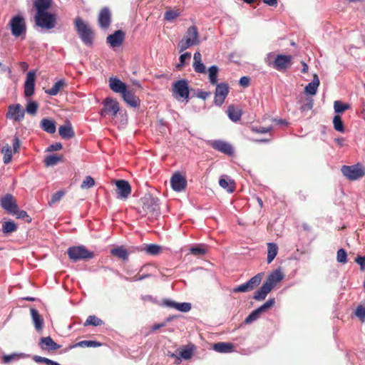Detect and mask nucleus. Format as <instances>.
<instances>
[{"label":"nucleus","instance_id":"1","mask_svg":"<svg viewBox=\"0 0 365 365\" xmlns=\"http://www.w3.org/2000/svg\"><path fill=\"white\" fill-rule=\"evenodd\" d=\"M200 42L197 28L195 26H191L187 29L184 38L178 44L179 52L181 53L192 46L198 45Z\"/></svg>","mask_w":365,"mask_h":365},{"label":"nucleus","instance_id":"2","mask_svg":"<svg viewBox=\"0 0 365 365\" xmlns=\"http://www.w3.org/2000/svg\"><path fill=\"white\" fill-rule=\"evenodd\" d=\"M75 27L79 37L84 44L91 46L93 43L94 34L88 24L80 17L74 21Z\"/></svg>","mask_w":365,"mask_h":365},{"label":"nucleus","instance_id":"3","mask_svg":"<svg viewBox=\"0 0 365 365\" xmlns=\"http://www.w3.org/2000/svg\"><path fill=\"white\" fill-rule=\"evenodd\" d=\"M67 253L73 262L87 260L94 257V253L83 245L71 247L68 249Z\"/></svg>","mask_w":365,"mask_h":365},{"label":"nucleus","instance_id":"4","mask_svg":"<svg viewBox=\"0 0 365 365\" xmlns=\"http://www.w3.org/2000/svg\"><path fill=\"white\" fill-rule=\"evenodd\" d=\"M35 22L38 26L42 29H52L56 26V15L48 11L36 14Z\"/></svg>","mask_w":365,"mask_h":365},{"label":"nucleus","instance_id":"5","mask_svg":"<svg viewBox=\"0 0 365 365\" xmlns=\"http://www.w3.org/2000/svg\"><path fill=\"white\" fill-rule=\"evenodd\" d=\"M143 210L146 214L157 216L159 214L160 207L158 199L150 194H145L141 199Z\"/></svg>","mask_w":365,"mask_h":365},{"label":"nucleus","instance_id":"6","mask_svg":"<svg viewBox=\"0 0 365 365\" xmlns=\"http://www.w3.org/2000/svg\"><path fill=\"white\" fill-rule=\"evenodd\" d=\"M341 170L342 174L350 180H358L365 174L364 167L359 163L353 165H343Z\"/></svg>","mask_w":365,"mask_h":365},{"label":"nucleus","instance_id":"7","mask_svg":"<svg viewBox=\"0 0 365 365\" xmlns=\"http://www.w3.org/2000/svg\"><path fill=\"white\" fill-rule=\"evenodd\" d=\"M172 91L175 98H183L187 101L190 95L188 81L186 79L175 81L173 85Z\"/></svg>","mask_w":365,"mask_h":365},{"label":"nucleus","instance_id":"8","mask_svg":"<svg viewBox=\"0 0 365 365\" xmlns=\"http://www.w3.org/2000/svg\"><path fill=\"white\" fill-rule=\"evenodd\" d=\"M11 34L16 38L25 36L26 27L24 19L19 15L11 18L9 24Z\"/></svg>","mask_w":365,"mask_h":365},{"label":"nucleus","instance_id":"9","mask_svg":"<svg viewBox=\"0 0 365 365\" xmlns=\"http://www.w3.org/2000/svg\"><path fill=\"white\" fill-rule=\"evenodd\" d=\"M264 274L262 272L258 273L247 282L235 287L232 289V292H247L256 288L262 282Z\"/></svg>","mask_w":365,"mask_h":365},{"label":"nucleus","instance_id":"10","mask_svg":"<svg viewBox=\"0 0 365 365\" xmlns=\"http://www.w3.org/2000/svg\"><path fill=\"white\" fill-rule=\"evenodd\" d=\"M103 108L100 111L101 117L105 118L106 115L115 117L119 111V104L117 101L111 98H106L103 101Z\"/></svg>","mask_w":365,"mask_h":365},{"label":"nucleus","instance_id":"11","mask_svg":"<svg viewBox=\"0 0 365 365\" xmlns=\"http://www.w3.org/2000/svg\"><path fill=\"white\" fill-rule=\"evenodd\" d=\"M214 103L217 106H221L229 93V86L226 83H216Z\"/></svg>","mask_w":365,"mask_h":365},{"label":"nucleus","instance_id":"12","mask_svg":"<svg viewBox=\"0 0 365 365\" xmlns=\"http://www.w3.org/2000/svg\"><path fill=\"white\" fill-rule=\"evenodd\" d=\"M292 56L278 54L273 61L272 67L279 71L287 70L292 65Z\"/></svg>","mask_w":365,"mask_h":365},{"label":"nucleus","instance_id":"13","mask_svg":"<svg viewBox=\"0 0 365 365\" xmlns=\"http://www.w3.org/2000/svg\"><path fill=\"white\" fill-rule=\"evenodd\" d=\"M116 197L120 200H126L131 193V186L129 182L125 180H118L115 181Z\"/></svg>","mask_w":365,"mask_h":365},{"label":"nucleus","instance_id":"14","mask_svg":"<svg viewBox=\"0 0 365 365\" xmlns=\"http://www.w3.org/2000/svg\"><path fill=\"white\" fill-rule=\"evenodd\" d=\"M25 110L19 103L11 104L8 107L6 118L15 121H21L24 118Z\"/></svg>","mask_w":365,"mask_h":365},{"label":"nucleus","instance_id":"15","mask_svg":"<svg viewBox=\"0 0 365 365\" xmlns=\"http://www.w3.org/2000/svg\"><path fill=\"white\" fill-rule=\"evenodd\" d=\"M36 81V71L32 70L27 73L24 83V95L30 97L34 93Z\"/></svg>","mask_w":365,"mask_h":365},{"label":"nucleus","instance_id":"16","mask_svg":"<svg viewBox=\"0 0 365 365\" xmlns=\"http://www.w3.org/2000/svg\"><path fill=\"white\" fill-rule=\"evenodd\" d=\"M170 185L173 190L181 192L185 190L187 185V181L180 173H175L170 179Z\"/></svg>","mask_w":365,"mask_h":365},{"label":"nucleus","instance_id":"17","mask_svg":"<svg viewBox=\"0 0 365 365\" xmlns=\"http://www.w3.org/2000/svg\"><path fill=\"white\" fill-rule=\"evenodd\" d=\"M1 206L9 214L15 213L17 210V204L11 194H6L1 200Z\"/></svg>","mask_w":365,"mask_h":365},{"label":"nucleus","instance_id":"18","mask_svg":"<svg viewBox=\"0 0 365 365\" xmlns=\"http://www.w3.org/2000/svg\"><path fill=\"white\" fill-rule=\"evenodd\" d=\"M125 38V33L122 30H117L113 34L107 36L106 42L112 48L119 47Z\"/></svg>","mask_w":365,"mask_h":365},{"label":"nucleus","instance_id":"19","mask_svg":"<svg viewBox=\"0 0 365 365\" xmlns=\"http://www.w3.org/2000/svg\"><path fill=\"white\" fill-rule=\"evenodd\" d=\"M210 145L215 150L220 151L224 154H226L228 155H231L233 154L232 146L230 143L225 142L223 140H212L210 143Z\"/></svg>","mask_w":365,"mask_h":365},{"label":"nucleus","instance_id":"20","mask_svg":"<svg viewBox=\"0 0 365 365\" xmlns=\"http://www.w3.org/2000/svg\"><path fill=\"white\" fill-rule=\"evenodd\" d=\"M98 21L101 29H106L109 27L111 22V14L108 7H104L101 10Z\"/></svg>","mask_w":365,"mask_h":365},{"label":"nucleus","instance_id":"21","mask_svg":"<svg viewBox=\"0 0 365 365\" xmlns=\"http://www.w3.org/2000/svg\"><path fill=\"white\" fill-rule=\"evenodd\" d=\"M163 304L168 307L174 308L182 312H188L192 307L191 304L189 302L178 303L170 299H165L163 302Z\"/></svg>","mask_w":365,"mask_h":365},{"label":"nucleus","instance_id":"22","mask_svg":"<svg viewBox=\"0 0 365 365\" xmlns=\"http://www.w3.org/2000/svg\"><path fill=\"white\" fill-rule=\"evenodd\" d=\"M110 88L115 93H123L127 90V86L119 78L115 77H111L109 79Z\"/></svg>","mask_w":365,"mask_h":365},{"label":"nucleus","instance_id":"23","mask_svg":"<svg viewBox=\"0 0 365 365\" xmlns=\"http://www.w3.org/2000/svg\"><path fill=\"white\" fill-rule=\"evenodd\" d=\"M284 275L280 269H276L269 274L264 282L272 289L277 283L283 279Z\"/></svg>","mask_w":365,"mask_h":365},{"label":"nucleus","instance_id":"24","mask_svg":"<svg viewBox=\"0 0 365 365\" xmlns=\"http://www.w3.org/2000/svg\"><path fill=\"white\" fill-rule=\"evenodd\" d=\"M39 346L42 349L48 351H55L61 347V345L56 343L50 336L41 338Z\"/></svg>","mask_w":365,"mask_h":365},{"label":"nucleus","instance_id":"25","mask_svg":"<svg viewBox=\"0 0 365 365\" xmlns=\"http://www.w3.org/2000/svg\"><path fill=\"white\" fill-rule=\"evenodd\" d=\"M121 96L124 101L131 107L136 108L139 106L140 100L132 91L127 89Z\"/></svg>","mask_w":365,"mask_h":365},{"label":"nucleus","instance_id":"26","mask_svg":"<svg viewBox=\"0 0 365 365\" xmlns=\"http://www.w3.org/2000/svg\"><path fill=\"white\" fill-rule=\"evenodd\" d=\"M319 84L320 81L319 76L317 74H314L313 76L312 81L305 86V93L311 96H314L317 92Z\"/></svg>","mask_w":365,"mask_h":365},{"label":"nucleus","instance_id":"27","mask_svg":"<svg viewBox=\"0 0 365 365\" xmlns=\"http://www.w3.org/2000/svg\"><path fill=\"white\" fill-rule=\"evenodd\" d=\"M227 113L229 118L233 122H237L241 119L242 111L238 107L234 105H230L227 107Z\"/></svg>","mask_w":365,"mask_h":365},{"label":"nucleus","instance_id":"28","mask_svg":"<svg viewBox=\"0 0 365 365\" xmlns=\"http://www.w3.org/2000/svg\"><path fill=\"white\" fill-rule=\"evenodd\" d=\"M213 349L219 353H231L234 351V346L229 342H217L214 344Z\"/></svg>","mask_w":365,"mask_h":365},{"label":"nucleus","instance_id":"29","mask_svg":"<svg viewBox=\"0 0 365 365\" xmlns=\"http://www.w3.org/2000/svg\"><path fill=\"white\" fill-rule=\"evenodd\" d=\"M272 289L265 282L263 283L262 286L258 289L253 296L254 299L257 301H261L266 298L267 295L271 292Z\"/></svg>","mask_w":365,"mask_h":365},{"label":"nucleus","instance_id":"30","mask_svg":"<svg viewBox=\"0 0 365 365\" xmlns=\"http://www.w3.org/2000/svg\"><path fill=\"white\" fill-rule=\"evenodd\" d=\"M52 0H35L34 5L36 9V14L46 12L51 6Z\"/></svg>","mask_w":365,"mask_h":365},{"label":"nucleus","instance_id":"31","mask_svg":"<svg viewBox=\"0 0 365 365\" xmlns=\"http://www.w3.org/2000/svg\"><path fill=\"white\" fill-rule=\"evenodd\" d=\"M41 127L44 131L50 134L54 133L56 130L55 121L48 118H43L41 120Z\"/></svg>","mask_w":365,"mask_h":365},{"label":"nucleus","instance_id":"32","mask_svg":"<svg viewBox=\"0 0 365 365\" xmlns=\"http://www.w3.org/2000/svg\"><path fill=\"white\" fill-rule=\"evenodd\" d=\"M31 318L37 331L41 330L43 326V320L38 310L34 308L30 309Z\"/></svg>","mask_w":365,"mask_h":365},{"label":"nucleus","instance_id":"33","mask_svg":"<svg viewBox=\"0 0 365 365\" xmlns=\"http://www.w3.org/2000/svg\"><path fill=\"white\" fill-rule=\"evenodd\" d=\"M58 133L64 139H69L74 135V132L70 124L61 125L58 128Z\"/></svg>","mask_w":365,"mask_h":365},{"label":"nucleus","instance_id":"34","mask_svg":"<svg viewBox=\"0 0 365 365\" xmlns=\"http://www.w3.org/2000/svg\"><path fill=\"white\" fill-rule=\"evenodd\" d=\"M278 253V247L274 242L267 243V263H271Z\"/></svg>","mask_w":365,"mask_h":365},{"label":"nucleus","instance_id":"35","mask_svg":"<svg viewBox=\"0 0 365 365\" xmlns=\"http://www.w3.org/2000/svg\"><path fill=\"white\" fill-rule=\"evenodd\" d=\"M29 356L24 353H14L9 355H4L3 356L4 363L8 364L11 362L12 361H18L21 359H25L29 357Z\"/></svg>","mask_w":365,"mask_h":365},{"label":"nucleus","instance_id":"36","mask_svg":"<svg viewBox=\"0 0 365 365\" xmlns=\"http://www.w3.org/2000/svg\"><path fill=\"white\" fill-rule=\"evenodd\" d=\"M65 84V81L61 79L56 82L51 88L46 90L45 92L49 96H56Z\"/></svg>","mask_w":365,"mask_h":365},{"label":"nucleus","instance_id":"37","mask_svg":"<svg viewBox=\"0 0 365 365\" xmlns=\"http://www.w3.org/2000/svg\"><path fill=\"white\" fill-rule=\"evenodd\" d=\"M110 253L123 260H126L128 258V251L123 247H118L110 250Z\"/></svg>","mask_w":365,"mask_h":365},{"label":"nucleus","instance_id":"38","mask_svg":"<svg viewBox=\"0 0 365 365\" xmlns=\"http://www.w3.org/2000/svg\"><path fill=\"white\" fill-rule=\"evenodd\" d=\"M1 153L4 154L3 161L5 164H8L12 159V150L11 148L6 144L1 149Z\"/></svg>","mask_w":365,"mask_h":365},{"label":"nucleus","instance_id":"39","mask_svg":"<svg viewBox=\"0 0 365 365\" xmlns=\"http://www.w3.org/2000/svg\"><path fill=\"white\" fill-rule=\"evenodd\" d=\"M218 68L217 66H212L208 69L209 80L212 85H215L217 82Z\"/></svg>","mask_w":365,"mask_h":365},{"label":"nucleus","instance_id":"40","mask_svg":"<svg viewBox=\"0 0 365 365\" xmlns=\"http://www.w3.org/2000/svg\"><path fill=\"white\" fill-rule=\"evenodd\" d=\"M16 230L17 226L13 221L5 222L2 225V231L4 234L14 232Z\"/></svg>","mask_w":365,"mask_h":365},{"label":"nucleus","instance_id":"41","mask_svg":"<svg viewBox=\"0 0 365 365\" xmlns=\"http://www.w3.org/2000/svg\"><path fill=\"white\" fill-rule=\"evenodd\" d=\"M61 160V157L56 155H51L46 157L44 163L46 166H53Z\"/></svg>","mask_w":365,"mask_h":365},{"label":"nucleus","instance_id":"42","mask_svg":"<svg viewBox=\"0 0 365 365\" xmlns=\"http://www.w3.org/2000/svg\"><path fill=\"white\" fill-rule=\"evenodd\" d=\"M103 324V322L98 318L97 317L94 316V315H91L89 316L84 325L85 326H88V325H92V326H94V327H98V326H101Z\"/></svg>","mask_w":365,"mask_h":365},{"label":"nucleus","instance_id":"43","mask_svg":"<svg viewBox=\"0 0 365 365\" xmlns=\"http://www.w3.org/2000/svg\"><path fill=\"white\" fill-rule=\"evenodd\" d=\"M76 346L81 347H98L101 346V344L96 341L84 340L79 341Z\"/></svg>","mask_w":365,"mask_h":365},{"label":"nucleus","instance_id":"44","mask_svg":"<svg viewBox=\"0 0 365 365\" xmlns=\"http://www.w3.org/2000/svg\"><path fill=\"white\" fill-rule=\"evenodd\" d=\"M334 112L336 113H341L349 108V105L343 103L340 101H336L334 103Z\"/></svg>","mask_w":365,"mask_h":365},{"label":"nucleus","instance_id":"45","mask_svg":"<svg viewBox=\"0 0 365 365\" xmlns=\"http://www.w3.org/2000/svg\"><path fill=\"white\" fill-rule=\"evenodd\" d=\"M333 124H334V128L336 130L341 132V133L344 132V124H343V122H342V120H341L340 115H336L334 117Z\"/></svg>","mask_w":365,"mask_h":365},{"label":"nucleus","instance_id":"46","mask_svg":"<svg viewBox=\"0 0 365 365\" xmlns=\"http://www.w3.org/2000/svg\"><path fill=\"white\" fill-rule=\"evenodd\" d=\"M230 183L233 184V181L225 178H221L219 180V185H220V187H222L224 189H226L230 192H232L234 190V187H230Z\"/></svg>","mask_w":365,"mask_h":365},{"label":"nucleus","instance_id":"47","mask_svg":"<svg viewBox=\"0 0 365 365\" xmlns=\"http://www.w3.org/2000/svg\"><path fill=\"white\" fill-rule=\"evenodd\" d=\"M65 192L63 190H59L55 192L52 196L51 200L48 201V205L52 206L55 203L59 202L61 198L64 196Z\"/></svg>","mask_w":365,"mask_h":365},{"label":"nucleus","instance_id":"48","mask_svg":"<svg viewBox=\"0 0 365 365\" xmlns=\"http://www.w3.org/2000/svg\"><path fill=\"white\" fill-rule=\"evenodd\" d=\"M161 247L155 244H150L146 246L145 252L151 255H157L160 253Z\"/></svg>","mask_w":365,"mask_h":365},{"label":"nucleus","instance_id":"49","mask_svg":"<svg viewBox=\"0 0 365 365\" xmlns=\"http://www.w3.org/2000/svg\"><path fill=\"white\" fill-rule=\"evenodd\" d=\"M180 16V12L178 10H168L165 11L164 19L166 21H172Z\"/></svg>","mask_w":365,"mask_h":365},{"label":"nucleus","instance_id":"50","mask_svg":"<svg viewBox=\"0 0 365 365\" xmlns=\"http://www.w3.org/2000/svg\"><path fill=\"white\" fill-rule=\"evenodd\" d=\"M11 215H15L18 219L24 220L27 222H30L31 221V217L28 215L27 212L24 210H20L19 207H17L16 212Z\"/></svg>","mask_w":365,"mask_h":365},{"label":"nucleus","instance_id":"51","mask_svg":"<svg viewBox=\"0 0 365 365\" xmlns=\"http://www.w3.org/2000/svg\"><path fill=\"white\" fill-rule=\"evenodd\" d=\"M191 53L190 52H186L185 53H182L180 56L179 58V63L177 64L176 68L178 70H180L185 64L186 59L190 58Z\"/></svg>","mask_w":365,"mask_h":365},{"label":"nucleus","instance_id":"52","mask_svg":"<svg viewBox=\"0 0 365 365\" xmlns=\"http://www.w3.org/2000/svg\"><path fill=\"white\" fill-rule=\"evenodd\" d=\"M336 260L338 262L345 264L347 262V255L346 251L341 248L337 251Z\"/></svg>","mask_w":365,"mask_h":365},{"label":"nucleus","instance_id":"53","mask_svg":"<svg viewBox=\"0 0 365 365\" xmlns=\"http://www.w3.org/2000/svg\"><path fill=\"white\" fill-rule=\"evenodd\" d=\"M38 104L35 101H29L26 107V110L29 114L35 115L37 112Z\"/></svg>","mask_w":365,"mask_h":365},{"label":"nucleus","instance_id":"54","mask_svg":"<svg viewBox=\"0 0 365 365\" xmlns=\"http://www.w3.org/2000/svg\"><path fill=\"white\" fill-rule=\"evenodd\" d=\"M95 185L93 178L91 176H86L81 185L82 189L92 187Z\"/></svg>","mask_w":365,"mask_h":365},{"label":"nucleus","instance_id":"55","mask_svg":"<svg viewBox=\"0 0 365 365\" xmlns=\"http://www.w3.org/2000/svg\"><path fill=\"white\" fill-rule=\"evenodd\" d=\"M193 68L197 73H205L206 72V68L202 61L193 62Z\"/></svg>","mask_w":365,"mask_h":365},{"label":"nucleus","instance_id":"56","mask_svg":"<svg viewBox=\"0 0 365 365\" xmlns=\"http://www.w3.org/2000/svg\"><path fill=\"white\" fill-rule=\"evenodd\" d=\"M190 252L191 254L196 256H201L205 254L206 250L202 246H195L192 247L190 249Z\"/></svg>","mask_w":365,"mask_h":365},{"label":"nucleus","instance_id":"57","mask_svg":"<svg viewBox=\"0 0 365 365\" xmlns=\"http://www.w3.org/2000/svg\"><path fill=\"white\" fill-rule=\"evenodd\" d=\"M355 314L361 322H365V307L361 305L358 306L355 310Z\"/></svg>","mask_w":365,"mask_h":365},{"label":"nucleus","instance_id":"58","mask_svg":"<svg viewBox=\"0 0 365 365\" xmlns=\"http://www.w3.org/2000/svg\"><path fill=\"white\" fill-rule=\"evenodd\" d=\"M260 314L255 309L245 319L246 324H251L259 317Z\"/></svg>","mask_w":365,"mask_h":365},{"label":"nucleus","instance_id":"59","mask_svg":"<svg viewBox=\"0 0 365 365\" xmlns=\"http://www.w3.org/2000/svg\"><path fill=\"white\" fill-rule=\"evenodd\" d=\"M252 130L257 133H267L272 130V127H252Z\"/></svg>","mask_w":365,"mask_h":365},{"label":"nucleus","instance_id":"60","mask_svg":"<svg viewBox=\"0 0 365 365\" xmlns=\"http://www.w3.org/2000/svg\"><path fill=\"white\" fill-rule=\"evenodd\" d=\"M180 359H190L192 355V350L191 349H185L179 354Z\"/></svg>","mask_w":365,"mask_h":365},{"label":"nucleus","instance_id":"61","mask_svg":"<svg viewBox=\"0 0 365 365\" xmlns=\"http://www.w3.org/2000/svg\"><path fill=\"white\" fill-rule=\"evenodd\" d=\"M313 100L312 98H308L307 99V102L301 106L300 110L302 112L308 111L313 108Z\"/></svg>","mask_w":365,"mask_h":365},{"label":"nucleus","instance_id":"62","mask_svg":"<svg viewBox=\"0 0 365 365\" xmlns=\"http://www.w3.org/2000/svg\"><path fill=\"white\" fill-rule=\"evenodd\" d=\"M150 277V274H143V275H140V276H135L132 278H130V277H124V279L126 280V281H129V282H136V281H141L144 279H146V278H148Z\"/></svg>","mask_w":365,"mask_h":365},{"label":"nucleus","instance_id":"63","mask_svg":"<svg viewBox=\"0 0 365 365\" xmlns=\"http://www.w3.org/2000/svg\"><path fill=\"white\" fill-rule=\"evenodd\" d=\"M275 56L276 55L274 54V52L268 53L266 57L264 58V62L266 63V64L269 66L272 67L273 61L274 60Z\"/></svg>","mask_w":365,"mask_h":365},{"label":"nucleus","instance_id":"64","mask_svg":"<svg viewBox=\"0 0 365 365\" xmlns=\"http://www.w3.org/2000/svg\"><path fill=\"white\" fill-rule=\"evenodd\" d=\"M355 262L360 265L361 270L365 269V256H358L356 258Z\"/></svg>","mask_w":365,"mask_h":365}]
</instances>
